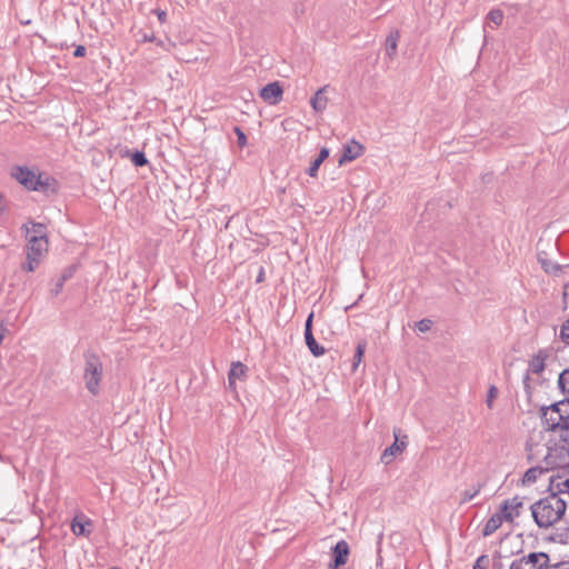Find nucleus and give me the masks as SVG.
<instances>
[{"mask_svg": "<svg viewBox=\"0 0 569 569\" xmlns=\"http://www.w3.org/2000/svg\"><path fill=\"white\" fill-rule=\"evenodd\" d=\"M489 566V557L487 555H481L477 558L472 569H488Z\"/></svg>", "mask_w": 569, "mask_h": 569, "instance_id": "nucleus-33", "label": "nucleus"}, {"mask_svg": "<svg viewBox=\"0 0 569 569\" xmlns=\"http://www.w3.org/2000/svg\"><path fill=\"white\" fill-rule=\"evenodd\" d=\"M400 432H401L400 429L393 430L395 442L383 450V452L381 455L382 463L389 465L397 455L401 453L406 449L407 443H408V441H407L408 437L405 435L400 439Z\"/></svg>", "mask_w": 569, "mask_h": 569, "instance_id": "nucleus-7", "label": "nucleus"}, {"mask_svg": "<svg viewBox=\"0 0 569 569\" xmlns=\"http://www.w3.org/2000/svg\"><path fill=\"white\" fill-rule=\"evenodd\" d=\"M566 508L567 502L561 497H558L556 493H550L535 502L530 507V510L535 522L540 528H548L561 519L566 512Z\"/></svg>", "mask_w": 569, "mask_h": 569, "instance_id": "nucleus-1", "label": "nucleus"}, {"mask_svg": "<svg viewBox=\"0 0 569 569\" xmlns=\"http://www.w3.org/2000/svg\"><path fill=\"white\" fill-rule=\"evenodd\" d=\"M548 470L543 468V465H535L533 467L529 468L522 478L523 485H531L533 483L543 472H547Z\"/></svg>", "mask_w": 569, "mask_h": 569, "instance_id": "nucleus-21", "label": "nucleus"}, {"mask_svg": "<svg viewBox=\"0 0 569 569\" xmlns=\"http://www.w3.org/2000/svg\"><path fill=\"white\" fill-rule=\"evenodd\" d=\"M247 371L248 368L242 362H232L228 373V387L236 390V381L243 380L247 377Z\"/></svg>", "mask_w": 569, "mask_h": 569, "instance_id": "nucleus-16", "label": "nucleus"}, {"mask_svg": "<svg viewBox=\"0 0 569 569\" xmlns=\"http://www.w3.org/2000/svg\"><path fill=\"white\" fill-rule=\"evenodd\" d=\"M363 152V146L352 140L351 143L343 146L342 154L338 160L339 164L342 166L359 158Z\"/></svg>", "mask_w": 569, "mask_h": 569, "instance_id": "nucleus-15", "label": "nucleus"}, {"mask_svg": "<svg viewBox=\"0 0 569 569\" xmlns=\"http://www.w3.org/2000/svg\"><path fill=\"white\" fill-rule=\"evenodd\" d=\"M37 184L33 187V191H40L46 193L47 196L56 193L58 189L57 180L51 177H43L42 174H38Z\"/></svg>", "mask_w": 569, "mask_h": 569, "instance_id": "nucleus-17", "label": "nucleus"}, {"mask_svg": "<svg viewBox=\"0 0 569 569\" xmlns=\"http://www.w3.org/2000/svg\"><path fill=\"white\" fill-rule=\"evenodd\" d=\"M329 157V150L327 148H322L317 157V159H320L321 162H323Z\"/></svg>", "mask_w": 569, "mask_h": 569, "instance_id": "nucleus-43", "label": "nucleus"}, {"mask_svg": "<svg viewBox=\"0 0 569 569\" xmlns=\"http://www.w3.org/2000/svg\"><path fill=\"white\" fill-rule=\"evenodd\" d=\"M550 493H556L558 497L562 493H569V466L556 471L550 477L549 481Z\"/></svg>", "mask_w": 569, "mask_h": 569, "instance_id": "nucleus-5", "label": "nucleus"}, {"mask_svg": "<svg viewBox=\"0 0 569 569\" xmlns=\"http://www.w3.org/2000/svg\"><path fill=\"white\" fill-rule=\"evenodd\" d=\"M366 347H367V342L365 340H361L358 342L356 352L353 356V365H352L353 370H356L358 368V366L360 365V362L362 361V358H363V355L366 351Z\"/></svg>", "mask_w": 569, "mask_h": 569, "instance_id": "nucleus-26", "label": "nucleus"}, {"mask_svg": "<svg viewBox=\"0 0 569 569\" xmlns=\"http://www.w3.org/2000/svg\"><path fill=\"white\" fill-rule=\"evenodd\" d=\"M560 338L563 342L569 343V319L561 326Z\"/></svg>", "mask_w": 569, "mask_h": 569, "instance_id": "nucleus-39", "label": "nucleus"}, {"mask_svg": "<svg viewBox=\"0 0 569 569\" xmlns=\"http://www.w3.org/2000/svg\"><path fill=\"white\" fill-rule=\"evenodd\" d=\"M481 483H477L472 487V489H467L460 495V502L466 503L472 500L481 490Z\"/></svg>", "mask_w": 569, "mask_h": 569, "instance_id": "nucleus-27", "label": "nucleus"}, {"mask_svg": "<svg viewBox=\"0 0 569 569\" xmlns=\"http://www.w3.org/2000/svg\"><path fill=\"white\" fill-rule=\"evenodd\" d=\"M522 498L516 496L511 499L505 500L500 506V512L503 513L506 521H513L515 518L520 516V509L522 508Z\"/></svg>", "mask_w": 569, "mask_h": 569, "instance_id": "nucleus-11", "label": "nucleus"}, {"mask_svg": "<svg viewBox=\"0 0 569 569\" xmlns=\"http://www.w3.org/2000/svg\"><path fill=\"white\" fill-rule=\"evenodd\" d=\"M40 262V259L27 256V261L22 264V269L27 272H32L38 268Z\"/></svg>", "mask_w": 569, "mask_h": 569, "instance_id": "nucleus-30", "label": "nucleus"}, {"mask_svg": "<svg viewBox=\"0 0 569 569\" xmlns=\"http://www.w3.org/2000/svg\"><path fill=\"white\" fill-rule=\"evenodd\" d=\"M48 239H42L41 236H30L27 244V256L42 260L48 252Z\"/></svg>", "mask_w": 569, "mask_h": 569, "instance_id": "nucleus-10", "label": "nucleus"}, {"mask_svg": "<svg viewBox=\"0 0 569 569\" xmlns=\"http://www.w3.org/2000/svg\"><path fill=\"white\" fill-rule=\"evenodd\" d=\"M542 423L546 430L555 431L557 429L568 430L565 420L559 416L558 411H555L551 406L542 410L541 415Z\"/></svg>", "mask_w": 569, "mask_h": 569, "instance_id": "nucleus-9", "label": "nucleus"}, {"mask_svg": "<svg viewBox=\"0 0 569 569\" xmlns=\"http://www.w3.org/2000/svg\"><path fill=\"white\" fill-rule=\"evenodd\" d=\"M548 358V353L545 350H539L537 355H535L529 361L528 372L523 377V387L527 393H530V376L529 373L540 375L546 368V359Z\"/></svg>", "mask_w": 569, "mask_h": 569, "instance_id": "nucleus-8", "label": "nucleus"}, {"mask_svg": "<svg viewBox=\"0 0 569 569\" xmlns=\"http://www.w3.org/2000/svg\"><path fill=\"white\" fill-rule=\"evenodd\" d=\"M487 19L498 27L503 21V12L500 9H492L487 14Z\"/></svg>", "mask_w": 569, "mask_h": 569, "instance_id": "nucleus-28", "label": "nucleus"}, {"mask_svg": "<svg viewBox=\"0 0 569 569\" xmlns=\"http://www.w3.org/2000/svg\"><path fill=\"white\" fill-rule=\"evenodd\" d=\"M313 312H311L305 323V332H312V321H313Z\"/></svg>", "mask_w": 569, "mask_h": 569, "instance_id": "nucleus-40", "label": "nucleus"}, {"mask_svg": "<svg viewBox=\"0 0 569 569\" xmlns=\"http://www.w3.org/2000/svg\"><path fill=\"white\" fill-rule=\"evenodd\" d=\"M558 385L563 392L569 393V367L559 375Z\"/></svg>", "mask_w": 569, "mask_h": 569, "instance_id": "nucleus-29", "label": "nucleus"}, {"mask_svg": "<svg viewBox=\"0 0 569 569\" xmlns=\"http://www.w3.org/2000/svg\"><path fill=\"white\" fill-rule=\"evenodd\" d=\"M547 462L543 468L549 470H560L569 467V448L563 442H549Z\"/></svg>", "mask_w": 569, "mask_h": 569, "instance_id": "nucleus-3", "label": "nucleus"}, {"mask_svg": "<svg viewBox=\"0 0 569 569\" xmlns=\"http://www.w3.org/2000/svg\"><path fill=\"white\" fill-rule=\"evenodd\" d=\"M305 340L307 347L315 357H320L325 355V348L317 342L312 332H305Z\"/></svg>", "mask_w": 569, "mask_h": 569, "instance_id": "nucleus-22", "label": "nucleus"}, {"mask_svg": "<svg viewBox=\"0 0 569 569\" xmlns=\"http://www.w3.org/2000/svg\"><path fill=\"white\" fill-rule=\"evenodd\" d=\"M492 567H493V569H505L501 552H499V551L495 552L493 558H492Z\"/></svg>", "mask_w": 569, "mask_h": 569, "instance_id": "nucleus-37", "label": "nucleus"}, {"mask_svg": "<svg viewBox=\"0 0 569 569\" xmlns=\"http://www.w3.org/2000/svg\"><path fill=\"white\" fill-rule=\"evenodd\" d=\"M31 223V229L28 227V224H23V229L26 230V233L29 234L30 231L33 232L32 236H41L42 239H47V233H46V226L43 223H39V222H30Z\"/></svg>", "mask_w": 569, "mask_h": 569, "instance_id": "nucleus-25", "label": "nucleus"}, {"mask_svg": "<svg viewBox=\"0 0 569 569\" xmlns=\"http://www.w3.org/2000/svg\"><path fill=\"white\" fill-rule=\"evenodd\" d=\"M328 86H323L316 91V93L310 99V104L316 112H322L327 109L328 106V97H327Z\"/></svg>", "mask_w": 569, "mask_h": 569, "instance_id": "nucleus-18", "label": "nucleus"}, {"mask_svg": "<svg viewBox=\"0 0 569 569\" xmlns=\"http://www.w3.org/2000/svg\"><path fill=\"white\" fill-rule=\"evenodd\" d=\"M282 93L278 81L268 83L260 90V97L269 104H277L282 99Z\"/></svg>", "mask_w": 569, "mask_h": 569, "instance_id": "nucleus-14", "label": "nucleus"}, {"mask_svg": "<svg viewBox=\"0 0 569 569\" xmlns=\"http://www.w3.org/2000/svg\"><path fill=\"white\" fill-rule=\"evenodd\" d=\"M131 161L137 167H142L148 163L146 154L141 151H136L134 153H132Z\"/></svg>", "mask_w": 569, "mask_h": 569, "instance_id": "nucleus-31", "label": "nucleus"}, {"mask_svg": "<svg viewBox=\"0 0 569 569\" xmlns=\"http://www.w3.org/2000/svg\"><path fill=\"white\" fill-rule=\"evenodd\" d=\"M66 281L67 277H60L58 279L54 287L51 289L52 296H58L62 291Z\"/></svg>", "mask_w": 569, "mask_h": 569, "instance_id": "nucleus-36", "label": "nucleus"}, {"mask_svg": "<svg viewBox=\"0 0 569 569\" xmlns=\"http://www.w3.org/2000/svg\"><path fill=\"white\" fill-rule=\"evenodd\" d=\"M431 326H432V321L430 319H422V320L418 321L417 329L420 332H427L431 329Z\"/></svg>", "mask_w": 569, "mask_h": 569, "instance_id": "nucleus-38", "label": "nucleus"}, {"mask_svg": "<svg viewBox=\"0 0 569 569\" xmlns=\"http://www.w3.org/2000/svg\"><path fill=\"white\" fill-rule=\"evenodd\" d=\"M61 277H67V280L70 278V273H63Z\"/></svg>", "mask_w": 569, "mask_h": 569, "instance_id": "nucleus-46", "label": "nucleus"}, {"mask_svg": "<svg viewBox=\"0 0 569 569\" xmlns=\"http://www.w3.org/2000/svg\"><path fill=\"white\" fill-rule=\"evenodd\" d=\"M503 521H506L503 513H501L500 511L495 513L486 522L485 528L482 530V535L485 537L492 535L501 527Z\"/></svg>", "mask_w": 569, "mask_h": 569, "instance_id": "nucleus-20", "label": "nucleus"}, {"mask_svg": "<svg viewBox=\"0 0 569 569\" xmlns=\"http://www.w3.org/2000/svg\"><path fill=\"white\" fill-rule=\"evenodd\" d=\"M400 39V32L397 29H393L390 31V33L387 36L385 47H386V54L390 60H393L397 56V49H398V42Z\"/></svg>", "mask_w": 569, "mask_h": 569, "instance_id": "nucleus-19", "label": "nucleus"}, {"mask_svg": "<svg viewBox=\"0 0 569 569\" xmlns=\"http://www.w3.org/2000/svg\"><path fill=\"white\" fill-rule=\"evenodd\" d=\"M157 16L160 22L163 23L167 21V13L164 11H158Z\"/></svg>", "mask_w": 569, "mask_h": 569, "instance_id": "nucleus-44", "label": "nucleus"}, {"mask_svg": "<svg viewBox=\"0 0 569 569\" xmlns=\"http://www.w3.org/2000/svg\"><path fill=\"white\" fill-rule=\"evenodd\" d=\"M262 274H263V273H262V271H261V272H260V274H259V277H258V279H257V281H258V282H259V281H261V279H262Z\"/></svg>", "mask_w": 569, "mask_h": 569, "instance_id": "nucleus-45", "label": "nucleus"}, {"mask_svg": "<svg viewBox=\"0 0 569 569\" xmlns=\"http://www.w3.org/2000/svg\"><path fill=\"white\" fill-rule=\"evenodd\" d=\"M555 540L561 542V543H569V531L566 533H556Z\"/></svg>", "mask_w": 569, "mask_h": 569, "instance_id": "nucleus-41", "label": "nucleus"}, {"mask_svg": "<svg viewBox=\"0 0 569 569\" xmlns=\"http://www.w3.org/2000/svg\"><path fill=\"white\" fill-rule=\"evenodd\" d=\"M549 442H535L532 439L527 443V458L533 465H546Z\"/></svg>", "mask_w": 569, "mask_h": 569, "instance_id": "nucleus-6", "label": "nucleus"}, {"mask_svg": "<svg viewBox=\"0 0 569 569\" xmlns=\"http://www.w3.org/2000/svg\"><path fill=\"white\" fill-rule=\"evenodd\" d=\"M102 373L103 368L99 357L96 353H87L83 378L87 389L92 395H97L99 391Z\"/></svg>", "mask_w": 569, "mask_h": 569, "instance_id": "nucleus-2", "label": "nucleus"}, {"mask_svg": "<svg viewBox=\"0 0 569 569\" xmlns=\"http://www.w3.org/2000/svg\"><path fill=\"white\" fill-rule=\"evenodd\" d=\"M349 545L345 540H340L332 548V560L329 565V569H338L343 566L349 557Z\"/></svg>", "mask_w": 569, "mask_h": 569, "instance_id": "nucleus-12", "label": "nucleus"}, {"mask_svg": "<svg viewBox=\"0 0 569 569\" xmlns=\"http://www.w3.org/2000/svg\"><path fill=\"white\" fill-rule=\"evenodd\" d=\"M86 51H87V49H86V47H84V46H78V47L74 49V51H73V56H74L76 58L84 57Z\"/></svg>", "mask_w": 569, "mask_h": 569, "instance_id": "nucleus-42", "label": "nucleus"}, {"mask_svg": "<svg viewBox=\"0 0 569 569\" xmlns=\"http://www.w3.org/2000/svg\"><path fill=\"white\" fill-rule=\"evenodd\" d=\"M87 526H91L90 520L81 521L78 517H76L71 523V530L76 536L88 537L90 530H87Z\"/></svg>", "mask_w": 569, "mask_h": 569, "instance_id": "nucleus-23", "label": "nucleus"}, {"mask_svg": "<svg viewBox=\"0 0 569 569\" xmlns=\"http://www.w3.org/2000/svg\"><path fill=\"white\" fill-rule=\"evenodd\" d=\"M321 163H322V162H321V160L316 158V159L311 162L310 167L308 168L307 173H308L310 177H316V176H317V173H318V170H319V168H320V166H321Z\"/></svg>", "mask_w": 569, "mask_h": 569, "instance_id": "nucleus-35", "label": "nucleus"}, {"mask_svg": "<svg viewBox=\"0 0 569 569\" xmlns=\"http://www.w3.org/2000/svg\"><path fill=\"white\" fill-rule=\"evenodd\" d=\"M497 396H498V389L496 386L491 385L489 387V390L487 393V399H486V405L489 409H492L493 400L497 398Z\"/></svg>", "mask_w": 569, "mask_h": 569, "instance_id": "nucleus-32", "label": "nucleus"}, {"mask_svg": "<svg viewBox=\"0 0 569 569\" xmlns=\"http://www.w3.org/2000/svg\"><path fill=\"white\" fill-rule=\"evenodd\" d=\"M234 133L237 134V143L240 148H244L247 146V136L244 132L239 128L234 127Z\"/></svg>", "mask_w": 569, "mask_h": 569, "instance_id": "nucleus-34", "label": "nucleus"}, {"mask_svg": "<svg viewBox=\"0 0 569 569\" xmlns=\"http://www.w3.org/2000/svg\"><path fill=\"white\" fill-rule=\"evenodd\" d=\"M549 556L546 552H531L511 562L510 569H542L549 565Z\"/></svg>", "mask_w": 569, "mask_h": 569, "instance_id": "nucleus-4", "label": "nucleus"}, {"mask_svg": "<svg viewBox=\"0 0 569 569\" xmlns=\"http://www.w3.org/2000/svg\"><path fill=\"white\" fill-rule=\"evenodd\" d=\"M12 177L27 189L32 190L38 181V174L28 168L16 167L12 169Z\"/></svg>", "mask_w": 569, "mask_h": 569, "instance_id": "nucleus-13", "label": "nucleus"}, {"mask_svg": "<svg viewBox=\"0 0 569 569\" xmlns=\"http://www.w3.org/2000/svg\"><path fill=\"white\" fill-rule=\"evenodd\" d=\"M555 411H558L559 416H561L562 420H565V425L569 430V400H562L551 405Z\"/></svg>", "mask_w": 569, "mask_h": 569, "instance_id": "nucleus-24", "label": "nucleus"}]
</instances>
